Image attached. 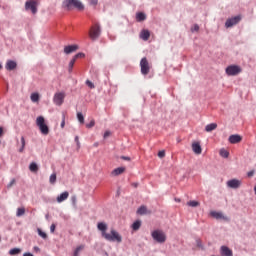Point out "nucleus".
Returning a JSON list of instances; mask_svg holds the SVG:
<instances>
[{
  "instance_id": "obj_13",
  "label": "nucleus",
  "mask_w": 256,
  "mask_h": 256,
  "mask_svg": "<svg viewBox=\"0 0 256 256\" xmlns=\"http://www.w3.org/2000/svg\"><path fill=\"white\" fill-rule=\"evenodd\" d=\"M36 125L39 127V129H49V127H47V124H45V118H43V116H39L36 119Z\"/></svg>"
},
{
  "instance_id": "obj_9",
  "label": "nucleus",
  "mask_w": 256,
  "mask_h": 256,
  "mask_svg": "<svg viewBox=\"0 0 256 256\" xmlns=\"http://www.w3.org/2000/svg\"><path fill=\"white\" fill-rule=\"evenodd\" d=\"M227 186L230 187V189H239L241 187V181L237 179L229 180Z\"/></svg>"
},
{
  "instance_id": "obj_56",
  "label": "nucleus",
  "mask_w": 256,
  "mask_h": 256,
  "mask_svg": "<svg viewBox=\"0 0 256 256\" xmlns=\"http://www.w3.org/2000/svg\"><path fill=\"white\" fill-rule=\"evenodd\" d=\"M35 249H36V251H38V250H39V248H37V247H36Z\"/></svg>"
},
{
  "instance_id": "obj_1",
  "label": "nucleus",
  "mask_w": 256,
  "mask_h": 256,
  "mask_svg": "<svg viewBox=\"0 0 256 256\" xmlns=\"http://www.w3.org/2000/svg\"><path fill=\"white\" fill-rule=\"evenodd\" d=\"M97 228L101 231L103 239L112 243H121L123 237L115 229H111L110 233H107V225L104 222H99Z\"/></svg>"
},
{
  "instance_id": "obj_6",
  "label": "nucleus",
  "mask_w": 256,
  "mask_h": 256,
  "mask_svg": "<svg viewBox=\"0 0 256 256\" xmlns=\"http://www.w3.org/2000/svg\"><path fill=\"white\" fill-rule=\"evenodd\" d=\"M140 67L142 75H149V71H151V66H149V60H147L146 57L141 59Z\"/></svg>"
},
{
  "instance_id": "obj_16",
  "label": "nucleus",
  "mask_w": 256,
  "mask_h": 256,
  "mask_svg": "<svg viewBox=\"0 0 256 256\" xmlns=\"http://www.w3.org/2000/svg\"><path fill=\"white\" fill-rule=\"evenodd\" d=\"M125 173V167H118L111 172L112 177H117Z\"/></svg>"
},
{
  "instance_id": "obj_45",
  "label": "nucleus",
  "mask_w": 256,
  "mask_h": 256,
  "mask_svg": "<svg viewBox=\"0 0 256 256\" xmlns=\"http://www.w3.org/2000/svg\"><path fill=\"white\" fill-rule=\"evenodd\" d=\"M158 157H159L160 159H163V157H165V150L159 151V152H158Z\"/></svg>"
},
{
  "instance_id": "obj_3",
  "label": "nucleus",
  "mask_w": 256,
  "mask_h": 256,
  "mask_svg": "<svg viewBox=\"0 0 256 256\" xmlns=\"http://www.w3.org/2000/svg\"><path fill=\"white\" fill-rule=\"evenodd\" d=\"M99 35H101V26L99 23H95L90 28L89 37L92 41H95V39H99Z\"/></svg>"
},
{
  "instance_id": "obj_17",
  "label": "nucleus",
  "mask_w": 256,
  "mask_h": 256,
  "mask_svg": "<svg viewBox=\"0 0 256 256\" xmlns=\"http://www.w3.org/2000/svg\"><path fill=\"white\" fill-rule=\"evenodd\" d=\"M149 37H151V32L143 29L140 33V38L143 39V41H149Z\"/></svg>"
},
{
  "instance_id": "obj_15",
  "label": "nucleus",
  "mask_w": 256,
  "mask_h": 256,
  "mask_svg": "<svg viewBox=\"0 0 256 256\" xmlns=\"http://www.w3.org/2000/svg\"><path fill=\"white\" fill-rule=\"evenodd\" d=\"M220 252H221V255H224V256H233V250L227 246H221Z\"/></svg>"
},
{
  "instance_id": "obj_38",
  "label": "nucleus",
  "mask_w": 256,
  "mask_h": 256,
  "mask_svg": "<svg viewBox=\"0 0 256 256\" xmlns=\"http://www.w3.org/2000/svg\"><path fill=\"white\" fill-rule=\"evenodd\" d=\"M206 129H217V123H211L206 126Z\"/></svg>"
},
{
  "instance_id": "obj_32",
  "label": "nucleus",
  "mask_w": 256,
  "mask_h": 256,
  "mask_svg": "<svg viewBox=\"0 0 256 256\" xmlns=\"http://www.w3.org/2000/svg\"><path fill=\"white\" fill-rule=\"evenodd\" d=\"M187 205H188V207H199V202L192 200V201L187 202Z\"/></svg>"
},
{
  "instance_id": "obj_19",
  "label": "nucleus",
  "mask_w": 256,
  "mask_h": 256,
  "mask_svg": "<svg viewBox=\"0 0 256 256\" xmlns=\"http://www.w3.org/2000/svg\"><path fill=\"white\" fill-rule=\"evenodd\" d=\"M145 19H147V16L145 15V13H143V12H138V13L136 14V21H137L138 23H141V21H145Z\"/></svg>"
},
{
  "instance_id": "obj_57",
  "label": "nucleus",
  "mask_w": 256,
  "mask_h": 256,
  "mask_svg": "<svg viewBox=\"0 0 256 256\" xmlns=\"http://www.w3.org/2000/svg\"><path fill=\"white\" fill-rule=\"evenodd\" d=\"M35 249H36V251H38V250H39V248H37V247H36Z\"/></svg>"
},
{
  "instance_id": "obj_34",
  "label": "nucleus",
  "mask_w": 256,
  "mask_h": 256,
  "mask_svg": "<svg viewBox=\"0 0 256 256\" xmlns=\"http://www.w3.org/2000/svg\"><path fill=\"white\" fill-rule=\"evenodd\" d=\"M65 201V192L61 193L60 196L57 197L58 203H63Z\"/></svg>"
},
{
  "instance_id": "obj_41",
  "label": "nucleus",
  "mask_w": 256,
  "mask_h": 256,
  "mask_svg": "<svg viewBox=\"0 0 256 256\" xmlns=\"http://www.w3.org/2000/svg\"><path fill=\"white\" fill-rule=\"evenodd\" d=\"M71 201H72L73 207H77V197L72 196V197H71Z\"/></svg>"
},
{
  "instance_id": "obj_40",
  "label": "nucleus",
  "mask_w": 256,
  "mask_h": 256,
  "mask_svg": "<svg viewBox=\"0 0 256 256\" xmlns=\"http://www.w3.org/2000/svg\"><path fill=\"white\" fill-rule=\"evenodd\" d=\"M87 129H91L95 127V120H91L90 123L86 124Z\"/></svg>"
},
{
  "instance_id": "obj_5",
  "label": "nucleus",
  "mask_w": 256,
  "mask_h": 256,
  "mask_svg": "<svg viewBox=\"0 0 256 256\" xmlns=\"http://www.w3.org/2000/svg\"><path fill=\"white\" fill-rule=\"evenodd\" d=\"M152 238L154 241H157V243H165V241H167V236H165V233L161 230L153 231Z\"/></svg>"
},
{
  "instance_id": "obj_29",
  "label": "nucleus",
  "mask_w": 256,
  "mask_h": 256,
  "mask_svg": "<svg viewBox=\"0 0 256 256\" xmlns=\"http://www.w3.org/2000/svg\"><path fill=\"white\" fill-rule=\"evenodd\" d=\"M56 181H57V174H55V173L51 174V176L49 178V183H51V185H55Z\"/></svg>"
},
{
  "instance_id": "obj_59",
  "label": "nucleus",
  "mask_w": 256,
  "mask_h": 256,
  "mask_svg": "<svg viewBox=\"0 0 256 256\" xmlns=\"http://www.w3.org/2000/svg\"><path fill=\"white\" fill-rule=\"evenodd\" d=\"M0 129H3L2 127H0Z\"/></svg>"
},
{
  "instance_id": "obj_52",
  "label": "nucleus",
  "mask_w": 256,
  "mask_h": 256,
  "mask_svg": "<svg viewBox=\"0 0 256 256\" xmlns=\"http://www.w3.org/2000/svg\"><path fill=\"white\" fill-rule=\"evenodd\" d=\"M0 137H3V129H0Z\"/></svg>"
},
{
  "instance_id": "obj_50",
  "label": "nucleus",
  "mask_w": 256,
  "mask_h": 256,
  "mask_svg": "<svg viewBox=\"0 0 256 256\" xmlns=\"http://www.w3.org/2000/svg\"><path fill=\"white\" fill-rule=\"evenodd\" d=\"M248 177H253L255 175V171H250L247 173Z\"/></svg>"
},
{
  "instance_id": "obj_4",
  "label": "nucleus",
  "mask_w": 256,
  "mask_h": 256,
  "mask_svg": "<svg viewBox=\"0 0 256 256\" xmlns=\"http://www.w3.org/2000/svg\"><path fill=\"white\" fill-rule=\"evenodd\" d=\"M243 69L239 65H229L226 68V75L229 77H235V75H239Z\"/></svg>"
},
{
  "instance_id": "obj_49",
  "label": "nucleus",
  "mask_w": 256,
  "mask_h": 256,
  "mask_svg": "<svg viewBox=\"0 0 256 256\" xmlns=\"http://www.w3.org/2000/svg\"><path fill=\"white\" fill-rule=\"evenodd\" d=\"M121 159H123L124 161H131V158L127 156H122Z\"/></svg>"
},
{
  "instance_id": "obj_58",
  "label": "nucleus",
  "mask_w": 256,
  "mask_h": 256,
  "mask_svg": "<svg viewBox=\"0 0 256 256\" xmlns=\"http://www.w3.org/2000/svg\"><path fill=\"white\" fill-rule=\"evenodd\" d=\"M206 131H211V129H207Z\"/></svg>"
},
{
  "instance_id": "obj_24",
  "label": "nucleus",
  "mask_w": 256,
  "mask_h": 256,
  "mask_svg": "<svg viewBox=\"0 0 256 256\" xmlns=\"http://www.w3.org/2000/svg\"><path fill=\"white\" fill-rule=\"evenodd\" d=\"M132 229L133 231H139V229H141V221H135L133 224H132Z\"/></svg>"
},
{
  "instance_id": "obj_18",
  "label": "nucleus",
  "mask_w": 256,
  "mask_h": 256,
  "mask_svg": "<svg viewBox=\"0 0 256 256\" xmlns=\"http://www.w3.org/2000/svg\"><path fill=\"white\" fill-rule=\"evenodd\" d=\"M242 137L240 135H231L229 137V142L232 143V144H235V143H241L242 141Z\"/></svg>"
},
{
  "instance_id": "obj_8",
  "label": "nucleus",
  "mask_w": 256,
  "mask_h": 256,
  "mask_svg": "<svg viewBox=\"0 0 256 256\" xmlns=\"http://www.w3.org/2000/svg\"><path fill=\"white\" fill-rule=\"evenodd\" d=\"M25 9L26 11H31L33 15L37 13V2L35 0H30L25 3Z\"/></svg>"
},
{
  "instance_id": "obj_43",
  "label": "nucleus",
  "mask_w": 256,
  "mask_h": 256,
  "mask_svg": "<svg viewBox=\"0 0 256 256\" xmlns=\"http://www.w3.org/2000/svg\"><path fill=\"white\" fill-rule=\"evenodd\" d=\"M15 185V179H12L10 183L7 185L8 189H11Z\"/></svg>"
},
{
  "instance_id": "obj_21",
  "label": "nucleus",
  "mask_w": 256,
  "mask_h": 256,
  "mask_svg": "<svg viewBox=\"0 0 256 256\" xmlns=\"http://www.w3.org/2000/svg\"><path fill=\"white\" fill-rule=\"evenodd\" d=\"M211 216L214 217L215 219H226L225 216H223V213L221 212L213 211L211 212Z\"/></svg>"
},
{
  "instance_id": "obj_10",
  "label": "nucleus",
  "mask_w": 256,
  "mask_h": 256,
  "mask_svg": "<svg viewBox=\"0 0 256 256\" xmlns=\"http://www.w3.org/2000/svg\"><path fill=\"white\" fill-rule=\"evenodd\" d=\"M192 151H193V153H195V155H201V153H203V149L201 148V143L193 142L192 143Z\"/></svg>"
},
{
  "instance_id": "obj_28",
  "label": "nucleus",
  "mask_w": 256,
  "mask_h": 256,
  "mask_svg": "<svg viewBox=\"0 0 256 256\" xmlns=\"http://www.w3.org/2000/svg\"><path fill=\"white\" fill-rule=\"evenodd\" d=\"M84 249H85V245L78 246L74 251V256H79V253H81V251H83Z\"/></svg>"
},
{
  "instance_id": "obj_51",
  "label": "nucleus",
  "mask_w": 256,
  "mask_h": 256,
  "mask_svg": "<svg viewBox=\"0 0 256 256\" xmlns=\"http://www.w3.org/2000/svg\"><path fill=\"white\" fill-rule=\"evenodd\" d=\"M61 127H65V119L62 120Z\"/></svg>"
},
{
  "instance_id": "obj_55",
  "label": "nucleus",
  "mask_w": 256,
  "mask_h": 256,
  "mask_svg": "<svg viewBox=\"0 0 256 256\" xmlns=\"http://www.w3.org/2000/svg\"><path fill=\"white\" fill-rule=\"evenodd\" d=\"M3 69V65L0 64V70Z\"/></svg>"
},
{
  "instance_id": "obj_27",
  "label": "nucleus",
  "mask_w": 256,
  "mask_h": 256,
  "mask_svg": "<svg viewBox=\"0 0 256 256\" xmlns=\"http://www.w3.org/2000/svg\"><path fill=\"white\" fill-rule=\"evenodd\" d=\"M25 215V207H21L17 209L16 217H23Z\"/></svg>"
},
{
  "instance_id": "obj_46",
  "label": "nucleus",
  "mask_w": 256,
  "mask_h": 256,
  "mask_svg": "<svg viewBox=\"0 0 256 256\" xmlns=\"http://www.w3.org/2000/svg\"><path fill=\"white\" fill-rule=\"evenodd\" d=\"M40 133H41L42 135H49V129H41V130H40Z\"/></svg>"
},
{
  "instance_id": "obj_11",
  "label": "nucleus",
  "mask_w": 256,
  "mask_h": 256,
  "mask_svg": "<svg viewBox=\"0 0 256 256\" xmlns=\"http://www.w3.org/2000/svg\"><path fill=\"white\" fill-rule=\"evenodd\" d=\"M65 99V94L63 93H56L54 95V103L55 105H63V100Z\"/></svg>"
},
{
  "instance_id": "obj_26",
  "label": "nucleus",
  "mask_w": 256,
  "mask_h": 256,
  "mask_svg": "<svg viewBox=\"0 0 256 256\" xmlns=\"http://www.w3.org/2000/svg\"><path fill=\"white\" fill-rule=\"evenodd\" d=\"M21 253V249L20 248H12L9 250V255H19Z\"/></svg>"
},
{
  "instance_id": "obj_31",
  "label": "nucleus",
  "mask_w": 256,
  "mask_h": 256,
  "mask_svg": "<svg viewBox=\"0 0 256 256\" xmlns=\"http://www.w3.org/2000/svg\"><path fill=\"white\" fill-rule=\"evenodd\" d=\"M220 156L224 157V159H227V157H229V151H227L225 149H221L220 150Z\"/></svg>"
},
{
  "instance_id": "obj_35",
  "label": "nucleus",
  "mask_w": 256,
  "mask_h": 256,
  "mask_svg": "<svg viewBox=\"0 0 256 256\" xmlns=\"http://www.w3.org/2000/svg\"><path fill=\"white\" fill-rule=\"evenodd\" d=\"M73 58L76 61H77V59H85V53L80 52V53L76 54Z\"/></svg>"
},
{
  "instance_id": "obj_14",
  "label": "nucleus",
  "mask_w": 256,
  "mask_h": 256,
  "mask_svg": "<svg viewBox=\"0 0 256 256\" xmlns=\"http://www.w3.org/2000/svg\"><path fill=\"white\" fill-rule=\"evenodd\" d=\"M79 49V46L77 44L68 45L65 47V53L66 55H69L70 53H75Z\"/></svg>"
},
{
  "instance_id": "obj_53",
  "label": "nucleus",
  "mask_w": 256,
  "mask_h": 256,
  "mask_svg": "<svg viewBox=\"0 0 256 256\" xmlns=\"http://www.w3.org/2000/svg\"><path fill=\"white\" fill-rule=\"evenodd\" d=\"M67 197H69V192H65V199H67Z\"/></svg>"
},
{
  "instance_id": "obj_20",
  "label": "nucleus",
  "mask_w": 256,
  "mask_h": 256,
  "mask_svg": "<svg viewBox=\"0 0 256 256\" xmlns=\"http://www.w3.org/2000/svg\"><path fill=\"white\" fill-rule=\"evenodd\" d=\"M147 213H149V211L146 206H140L137 210L138 215H147Z\"/></svg>"
},
{
  "instance_id": "obj_2",
  "label": "nucleus",
  "mask_w": 256,
  "mask_h": 256,
  "mask_svg": "<svg viewBox=\"0 0 256 256\" xmlns=\"http://www.w3.org/2000/svg\"><path fill=\"white\" fill-rule=\"evenodd\" d=\"M66 7L68 11H71L72 9H77L78 11H84L85 6L81 1L79 0H66Z\"/></svg>"
},
{
  "instance_id": "obj_47",
  "label": "nucleus",
  "mask_w": 256,
  "mask_h": 256,
  "mask_svg": "<svg viewBox=\"0 0 256 256\" xmlns=\"http://www.w3.org/2000/svg\"><path fill=\"white\" fill-rule=\"evenodd\" d=\"M75 141H76L78 149H80L81 148V143L79 142V136L75 137Z\"/></svg>"
},
{
  "instance_id": "obj_12",
  "label": "nucleus",
  "mask_w": 256,
  "mask_h": 256,
  "mask_svg": "<svg viewBox=\"0 0 256 256\" xmlns=\"http://www.w3.org/2000/svg\"><path fill=\"white\" fill-rule=\"evenodd\" d=\"M5 69L7 71H15V69H17V62H15L13 60H7Z\"/></svg>"
},
{
  "instance_id": "obj_25",
  "label": "nucleus",
  "mask_w": 256,
  "mask_h": 256,
  "mask_svg": "<svg viewBox=\"0 0 256 256\" xmlns=\"http://www.w3.org/2000/svg\"><path fill=\"white\" fill-rule=\"evenodd\" d=\"M32 103H38L39 101V93H32L30 96Z\"/></svg>"
},
{
  "instance_id": "obj_33",
  "label": "nucleus",
  "mask_w": 256,
  "mask_h": 256,
  "mask_svg": "<svg viewBox=\"0 0 256 256\" xmlns=\"http://www.w3.org/2000/svg\"><path fill=\"white\" fill-rule=\"evenodd\" d=\"M21 148L19 149V153H23L24 149H25V137H21Z\"/></svg>"
},
{
  "instance_id": "obj_48",
  "label": "nucleus",
  "mask_w": 256,
  "mask_h": 256,
  "mask_svg": "<svg viewBox=\"0 0 256 256\" xmlns=\"http://www.w3.org/2000/svg\"><path fill=\"white\" fill-rule=\"evenodd\" d=\"M55 224H52L51 226H50V231H51V233H55Z\"/></svg>"
},
{
  "instance_id": "obj_44",
  "label": "nucleus",
  "mask_w": 256,
  "mask_h": 256,
  "mask_svg": "<svg viewBox=\"0 0 256 256\" xmlns=\"http://www.w3.org/2000/svg\"><path fill=\"white\" fill-rule=\"evenodd\" d=\"M99 3V0H90V5H93V7H97Z\"/></svg>"
},
{
  "instance_id": "obj_42",
  "label": "nucleus",
  "mask_w": 256,
  "mask_h": 256,
  "mask_svg": "<svg viewBox=\"0 0 256 256\" xmlns=\"http://www.w3.org/2000/svg\"><path fill=\"white\" fill-rule=\"evenodd\" d=\"M111 131L110 130H108V131H106L105 133H104V139H109V137H111Z\"/></svg>"
},
{
  "instance_id": "obj_37",
  "label": "nucleus",
  "mask_w": 256,
  "mask_h": 256,
  "mask_svg": "<svg viewBox=\"0 0 256 256\" xmlns=\"http://www.w3.org/2000/svg\"><path fill=\"white\" fill-rule=\"evenodd\" d=\"M199 33V26L197 24H195L192 28H191V33Z\"/></svg>"
},
{
  "instance_id": "obj_36",
  "label": "nucleus",
  "mask_w": 256,
  "mask_h": 256,
  "mask_svg": "<svg viewBox=\"0 0 256 256\" xmlns=\"http://www.w3.org/2000/svg\"><path fill=\"white\" fill-rule=\"evenodd\" d=\"M38 235H40L42 237V239H47V233L43 232L39 228H38Z\"/></svg>"
},
{
  "instance_id": "obj_54",
  "label": "nucleus",
  "mask_w": 256,
  "mask_h": 256,
  "mask_svg": "<svg viewBox=\"0 0 256 256\" xmlns=\"http://www.w3.org/2000/svg\"><path fill=\"white\" fill-rule=\"evenodd\" d=\"M94 147H99V143H94Z\"/></svg>"
},
{
  "instance_id": "obj_39",
  "label": "nucleus",
  "mask_w": 256,
  "mask_h": 256,
  "mask_svg": "<svg viewBox=\"0 0 256 256\" xmlns=\"http://www.w3.org/2000/svg\"><path fill=\"white\" fill-rule=\"evenodd\" d=\"M86 85L90 88V89H95V84H93V82H91L90 80L86 81Z\"/></svg>"
},
{
  "instance_id": "obj_30",
  "label": "nucleus",
  "mask_w": 256,
  "mask_h": 256,
  "mask_svg": "<svg viewBox=\"0 0 256 256\" xmlns=\"http://www.w3.org/2000/svg\"><path fill=\"white\" fill-rule=\"evenodd\" d=\"M77 118H78L79 123H81L82 125H83V123H85V117L83 116V113L78 112Z\"/></svg>"
},
{
  "instance_id": "obj_22",
  "label": "nucleus",
  "mask_w": 256,
  "mask_h": 256,
  "mask_svg": "<svg viewBox=\"0 0 256 256\" xmlns=\"http://www.w3.org/2000/svg\"><path fill=\"white\" fill-rule=\"evenodd\" d=\"M29 170L32 172V173H37V171H39V166H37V163L35 162H32L29 166Z\"/></svg>"
},
{
  "instance_id": "obj_7",
  "label": "nucleus",
  "mask_w": 256,
  "mask_h": 256,
  "mask_svg": "<svg viewBox=\"0 0 256 256\" xmlns=\"http://www.w3.org/2000/svg\"><path fill=\"white\" fill-rule=\"evenodd\" d=\"M241 21V16L238 15V16H234L232 18H229L226 20L225 22V27L227 29L233 27L234 25H237V23H239Z\"/></svg>"
},
{
  "instance_id": "obj_23",
  "label": "nucleus",
  "mask_w": 256,
  "mask_h": 256,
  "mask_svg": "<svg viewBox=\"0 0 256 256\" xmlns=\"http://www.w3.org/2000/svg\"><path fill=\"white\" fill-rule=\"evenodd\" d=\"M76 61L77 60L75 58H72L71 61L69 62V64H68V71L70 73H73V67L75 66Z\"/></svg>"
}]
</instances>
